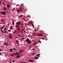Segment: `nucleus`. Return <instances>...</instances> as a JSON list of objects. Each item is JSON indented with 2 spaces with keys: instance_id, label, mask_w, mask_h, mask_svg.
<instances>
[{
  "instance_id": "nucleus-1",
  "label": "nucleus",
  "mask_w": 63,
  "mask_h": 63,
  "mask_svg": "<svg viewBox=\"0 0 63 63\" xmlns=\"http://www.w3.org/2000/svg\"><path fill=\"white\" fill-rule=\"evenodd\" d=\"M26 41L28 44H30L31 43V41L28 38L26 39Z\"/></svg>"
},
{
  "instance_id": "nucleus-2",
  "label": "nucleus",
  "mask_w": 63,
  "mask_h": 63,
  "mask_svg": "<svg viewBox=\"0 0 63 63\" xmlns=\"http://www.w3.org/2000/svg\"><path fill=\"white\" fill-rule=\"evenodd\" d=\"M6 12L4 11H1L0 12V14L2 15H6Z\"/></svg>"
},
{
  "instance_id": "nucleus-3",
  "label": "nucleus",
  "mask_w": 63,
  "mask_h": 63,
  "mask_svg": "<svg viewBox=\"0 0 63 63\" xmlns=\"http://www.w3.org/2000/svg\"><path fill=\"white\" fill-rule=\"evenodd\" d=\"M20 10H19V9H17V12L18 13H19L20 12V11H21V10H22V9H21V7H20Z\"/></svg>"
},
{
  "instance_id": "nucleus-4",
  "label": "nucleus",
  "mask_w": 63,
  "mask_h": 63,
  "mask_svg": "<svg viewBox=\"0 0 63 63\" xmlns=\"http://www.w3.org/2000/svg\"><path fill=\"white\" fill-rule=\"evenodd\" d=\"M16 58H20V56L19 55H18L16 57Z\"/></svg>"
},
{
  "instance_id": "nucleus-5",
  "label": "nucleus",
  "mask_w": 63,
  "mask_h": 63,
  "mask_svg": "<svg viewBox=\"0 0 63 63\" xmlns=\"http://www.w3.org/2000/svg\"><path fill=\"white\" fill-rule=\"evenodd\" d=\"M28 61H29V62H32V63H33V62H34V61L32 60H29Z\"/></svg>"
},
{
  "instance_id": "nucleus-6",
  "label": "nucleus",
  "mask_w": 63,
  "mask_h": 63,
  "mask_svg": "<svg viewBox=\"0 0 63 63\" xmlns=\"http://www.w3.org/2000/svg\"><path fill=\"white\" fill-rule=\"evenodd\" d=\"M20 23L21 22L20 21H19V22H17L16 24H20Z\"/></svg>"
},
{
  "instance_id": "nucleus-7",
  "label": "nucleus",
  "mask_w": 63,
  "mask_h": 63,
  "mask_svg": "<svg viewBox=\"0 0 63 63\" xmlns=\"http://www.w3.org/2000/svg\"><path fill=\"white\" fill-rule=\"evenodd\" d=\"M9 50H10V52H12V51H13V49L12 48L10 49Z\"/></svg>"
},
{
  "instance_id": "nucleus-8",
  "label": "nucleus",
  "mask_w": 63,
  "mask_h": 63,
  "mask_svg": "<svg viewBox=\"0 0 63 63\" xmlns=\"http://www.w3.org/2000/svg\"><path fill=\"white\" fill-rule=\"evenodd\" d=\"M37 35L39 36H42V34L38 33Z\"/></svg>"
},
{
  "instance_id": "nucleus-9",
  "label": "nucleus",
  "mask_w": 63,
  "mask_h": 63,
  "mask_svg": "<svg viewBox=\"0 0 63 63\" xmlns=\"http://www.w3.org/2000/svg\"><path fill=\"white\" fill-rule=\"evenodd\" d=\"M31 23L33 27L34 28V24H33V23H32V22H31Z\"/></svg>"
},
{
  "instance_id": "nucleus-10",
  "label": "nucleus",
  "mask_w": 63,
  "mask_h": 63,
  "mask_svg": "<svg viewBox=\"0 0 63 63\" xmlns=\"http://www.w3.org/2000/svg\"><path fill=\"white\" fill-rule=\"evenodd\" d=\"M4 44L5 45H6V46H8V44H7V43H6L5 42H4Z\"/></svg>"
},
{
  "instance_id": "nucleus-11",
  "label": "nucleus",
  "mask_w": 63,
  "mask_h": 63,
  "mask_svg": "<svg viewBox=\"0 0 63 63\" xmlns=\"http://www.w3.org/2000/svg\"><path fill=\"white\" fill-rule=\"evenodd\" d=\"M16 55H18L19 54H20V53H19V52H17L16 53Z\"/></svg>"
},
{
  "instance_id": "nucleus-12",
  "label": "nucleus",
  "mask_w": 63,
  "mask_h": 63,
  "mask_svg": "<svg viewBox=\"0 0 63 63\" xmlns=\"http://www.w3.org/2000/svg\"><path fill=\"white\" fill-rule=\"evenodd\" d=\"M23 52V50H21L19 52V53H22Z\"/></svg>"
},
{
  "instance_id": "nucleus-13",
  "label": "nucleus",
  "mask_w": 63,
  "mask_h": 63,
  "mask_svg": "<svg viewBox=\"0 0 63 63\" xmlns=\"http://www.w3.org/2000/svg\"><path fill=\"white\" fill-rule=\"evenodd\" d=\"M19 26V24H17L16 25V28H18V26Z\"/></svg>"
},
{
  "instance_id": "nucleus-14",
  "label": "nucleus",
  "mask_w": 63,
  "mask_h": 63,
  "mask_svg": "<svg viewBox=\"0 0 63 63\" xmlns=\"http://www.w3.org/2000/svg\"><path fill=\"white\" fill-rule=\"evenodd\" d=\"M3 10H4V11H6V8L5 7H4V8H3Z\"/></svg>"
},
{
  "instance_id": "nucleus-15",
  "label": "nucleus",
  "mask_w": 63,
  "mask_h": 63,
  "mask_svg": "<svg viewBox=\"0 0 63 63\" xmlns=\"http://www.w3.org/2000/svg\"><path fill=\"white\" fill-rule=\"evenodd\" d=\"M16 41L17 43V44L18 45V44H19V43L18 42V40H16Z\"/></svg>"
},
{
  "instance_id": "nucleus-16",
  "label": "nucleus",
  "mask_w": 63,
  "mask_h": 63,
  "mask_svg": "<svg viewBox=\"0 0 63 63\" xmlns=\"http://www.w3.org/2000/svg\"><path fill=\"white\" fill-rule=\"evenodd\" d=\"M37 44V43H35V42H34V43H33V46H34V45H35Z\"/></svg>"
},
{
  "instance_id": "nucleus-17",
  "label": "nucleus",
  "mask_w": 63,
  "mask_h": 63,
  "mask_svg": "<svg viewBox=\"0 0 63 63\" xmlns=\"http://www.w3.org/2000/svg\"><path fill=\"white\" fill-rule=\"evenodd\" d=\"M17 28V30H20V28H19V27H18V28Z\"/></svg>"
},
{
  "instance_id": "nucleus-18",
  "label": "nucleus",
  "mask_w": 63,
  "mask_h": 63,
  "mask_svg": "<svg viewBox=\"0 0 63 63\" xmlns=\"http://www.w3.org/2000/svg\"><path fill=\"white\" fill-rule=\"evenodd\" d=\"M10 29H12V30H13V27H12V26H11L10 27Z\"/></svg>"
},
{
  "instance_id": "nucleus-19",
  "label": "nucleus",
  "mask_w": 63,
  "mask_h": 63,
  "mask_svg": "<svg viewBox=\"0 0 63 63\" xmlns=\"http://www.w3.org/2000/svg\"><path fill=\"white\" fill-rule=\"evenodd\" d=\"M9 6H10V5H9V4L7 5V7L8 9H9Z\"/></svg>"
},
{
  "instance_id": "nucleus-20",
  "label": "nucleus",
  "mask_w": 63,
  "mask_h": 63,
  "mask_svg": "<svg viewBox=\"0 0 63 63\" xmlns=\"http://www.w3.org/2000/svg\"><path fill=\"white\" fill-rule=\"evenodd\" d=\"M23 16V15H21L19 16V17H22Z\"/></svg>"
},
{
  "instance_id": "nucleus-21",
  "label": "nucleus",
  "mask_w": 63,
  "mask_h": 63,
  "mask_svg": "<svg viewBox=\"0 0 63 63\" xmlns=\"http://www.w3.org/2000/svg\"><path fill=\"white\" fill-rule=\"evenodd\" d=\"M34 58H35V59H39L38 58H36V57H34Z\"/></svg>"
},
{
  "instance_id": "nucleus-22",
  "label": "nucleus",
  "mask_w": 63,
  "mask_h": 63,
  "mask_svg": "<svg viewBox=\"0 0 63 63\" xmlns=\"http://www.w3.org/2000/svg\"><path fill=\"white\" fill-rule=\"evenodd\" d=\"M11 56H15V55H14V54H11L10 55Z\"/></svg>"
},
{
  "instance_id": "nucleus-23",
  "label": "nucleus",
  "mask_w": 63,
  "mask_h": 63,
  "mask_svg": "<svg viewBox=\"0 0 63 63\" xmlns=\"http://www.w3.org/2000/svg\"><path fill=\"white\" fill-rule=\"evenodd\" d=\"M41 39H42V40H44L45 39L46 40V38H41Z\"/></svg>"
},
{
  "instance_id": "nucleus-24",
  "label": "nucleus",
  "mask_w": 63,
  "mask_h": 63,
  "mask_svg": "<svg viewBox=\"0 0 63 63\" xmlns=\"http://www.w3.org/2000/svg\"><path fill=\"white\" fill-rule=\"evenodd\" d=\"M12 23H13V26H14V25H15V23L14 22H13Z\"/></svg>"
},
{
  "instance_id": "nucleus-25",
  "label": "nucleus",
  "mask_w": 63,
  "mask_h": 63,
  "mask_svg": "<svg viewBox=\"0 0 63 63\" xmlns=\"http://www.w3.org/2000/svg\"><path fill=\"white\" fill-rule=\"evenodd\" d=\"M40 55V54H38L37 55H36V56L37 57L38 56H39Z\"/></svg>"
},
{
  "instance_id": "nucleus-26",
  "label": "nucleus",
  "mask_w": 63,
  "mask_h": 63,
  "mask_svg": "<svg viewBox=\"0 0 63 63\" xmlns=\"http://www.w3.org/2000/svg\"><path fill=\"white\" fill-rule=\"evenodd\" d=\"M0 31L1 32H2V33H4V32H3V31L2 30H1Z\"/></svg>"
},
{
  "instance_id": "nucleus-27",
  "label": "nucleus",
  "mask_w": 63,
  "mask_h": 63,
  "mask_svg": "<svg viewBox=\"0 0 63 63\" xmlns=\"http://www.w3.org/2000/svg\"><path fill=\"white\" fill-rule=\"evenodd\" d=\"M9 38H10V39H12V36H9Z\"/></svg>"
},
{
  "instance_id": "nucleus-28",
  "label": "nucleus",
  "mask_w": 63,
  "mask_h": 63,
  "mask_svg": "<svg viewBox=\"0 0 63 63\" xmlns=\"http://www.w3.org/2000/svg\"><path fill=\"white\" fill-rule=\"evenodd\" d=\"M38 42H39V43H41V41H38Z\"/></svg>"
},
{
  "instance_id": "nucleus-29",
  "label": "nucleus",
  "mask_w": 63,
  "mask_h": 63,
  "mask_svg": "<svg viewBox=\"0 0 63 63\" xmlns=\"http://www.w3.org/2000/svg\"><path fill=\"white\" fill-rule=\"evenodd\" d=\"M32 34H33V35H34V36H35V35H36V34H35V33H32Z\"/></svg>"
},
{
  "instance_id": "nucleus-30",
  "label": "nucleus",
  "mask_w": 63,
  "mask_h": 63,
  "mask_svg": "<svg viewBox=\"0 0 63 63\" xmlns=\"http://www.w3.org/2000/svg\"><path fill=\"white\" fill-rule=\"evenodd\" d=\"M13 54H14L16 56V53H13Z\"/></svg>"
},
{
  "instance_id": "nucleus-31",
  "label": "nucleus",
  "mask_w": 63,
  "mask_h": 63,
  "mask_svg": "<svg viewBox=\"0 0 63 63\" xmlns=\"http://www.w3.org/2000/svg\"><path fill=\"white\" fill-rule=\"evenodd\" d=\"M15 8H14V9L12 10V11H15Z\"/></svg>"
},
{
  "instance_id": "nucleus-32",
  "label": "nucleus",
  "mask_w": 63,
  "mask_h": 63,
  "mask_svg": "<svg viewBox=\"0 0 63 63\" xmlns=\"http://www.w3.org/2000/svg\"><path fill=\"white\" fill-rule=\"evenodd\" d=\"M4 27H5V26H4L1 27V28H2V29H3V28H4Z\"/></svg>"
},
{
  "instance_id": "nucleus-33",
  "label": "nucleus",
  "mask_w": 63,
  "mask_h": 63,
  "mask_svg": "<svg viewBox=\"0 0 63 63\" xmlns=\"http://www.w3.org/2000/svg\"><path fill=\"white\" fill-rule=\"evenodd\" d=\"M6 28H7V27H5V28L4 29V31H5L6 30Z\"/></svg>"
},
{
  "instance_id": "nucleus-34",
  "label": "nucleus",
  "mask_w": 63,
  "mask_h": 63,
  "mask_svg": "<svg viewBox=\"0 0 63 63\" xmlns=\"http://www.w3.org/2000/svg\"><path fill=\"white\" fill-rule=\"evenodd\" d=\"M4 33H7V31H4Z\"/></svg>"
},
{
  "instance_id": "nucleus-35",
  "label": "nucleus",
  "mask_w": 63,
  "mask_h": 63,
  "mask_svg": "<svg viewBox=\"0 0 63 63\" xmlns=\"http://www.w3.org/2000/svg\"><path fill=\"white\" fill-rule=\"evenodd\" d=\"M22 39H23V40H24V39H26V38H22Z\"/></svg>"
},
{
  "instance_id": "nucleus-36",
  "label": "nucleus",
  "mask_w": 63,
  "mask_h": 63,
  "mask_svg": "<svg viewBox=\"0 0 63 63\" xmlns=\"http://www.w3.org/2000/svg\"><path fill=\"white\" fill-rule=\"evenodd\" d=\"M15 50H16V48H13Z\"/></svg>"
},
{
  "instance_id": "nucleus-37",
  "label": "nucleus",
  "mask_w": 63,
  "mask_h": 63,
  "mask_svg": "<svg viewBox=\"0 0 63 63\" xmlns=\"http://www.w3.org/2000/svg\"><path fill=\"white\" fill-rule=\"evenodd\" d=\"M12 62L14 63L15 62V61L13 60V61H12Z\"/></svg>"
},
{
  "instance_id": "nucleus-38",
  "label": "nucleus",
  "mask_w": 63,
  "mask_h": 63,
  "mask_svg": "<svg viewBox=\"0 0 63 63\" xmlns=\"http://www.w3.org/2000/svg\"><path fill=\"white\" fill-rule=\"evenodd\" d=\"M8 31L9 32H10V31H11V30H8Z\"/></svg>"
},
{
  "instance_id": "nucleus-39",
  "label": "nucleus",
  "mask_w": 63,
  "mask_h": 63,
  "mask_svg": "<svg viewBox=\"0 0 63 63\" xmlns=\"http://www.w3.org/2000/svg\"><path fill=\"white\" fill-rule=\"evenodd\" d=\"M16 31H14V32H13V33H16Z\"/></svg>"
},
{
  "instance_id": "nucleus-40",
  "label": "nucleus",
  "mask_w": 63,
  "mask_h": 63,
  "mask_svg": "<svg viewBox=\"0 0 63 63\" xmlns=\"http://www.w3.org/2000/svg\"><path fill=\"white\" fill-rule=\"evenodd\" d=\"M23 20H24V21H26V20H25V19H23Z\"/></svg>"
},
{
  "instance_id": "nucleus-41",
  "label": "nucleus",
  "mask_w": 63,
  "mask_h": 63,
  "mask_svg": "<svg viewBox=\"0 0 63 63\" xmlns=\"http://www.w3.org/2000/svg\"><path fill=\"white\" fill-rule=\"evenodd\" d=\"M1 21H4V20H1Z\"/></svg>"
},
{
  "instance_id": "nucleus-42",
  "label": "nucleus",
  "mask_w": 63,
  "mask_h": 63,
  "mask_svg": "<svg viewBox=\"0 0 63 63\" xmlns=\"http://www.w3.org/2000/svg\"><path fill=\"white\" fill-rule=\"evenodd\" d=\"M2 1H0V5H1V3H2Z\"/></svg>"
},
{
  "instance_id": "nucleus-43",
  "label": "nucleus",
  "mask_w": 63,
  "mask_h": 63,
  "mask_svg": "<svg viewBox=\"0 0 63 63\" xmlns=\"http://www.w3.org/2000/svg\"><path fill=\"white\" fill-rule=\"evenodd\" d=\"M34 54H35V53H33L32 55H34Z\"/></svg>"
},
{
  "instance_id": "nucleus-44",
  "label": "nucleus",
  "mask_w": 63,
  "mask_h": 63,
  "mask_svg": "<svg viewBox=\"0 0 63 63\" xmlns=\"http://www.w3.org/2000/svg\"><path fill=\"white\" fill-rule=\"evenodd\" d=\"M2 4L4 5V4H5V3H4V2H3Z\"/></svg>"
},
{
  "instance_id": "nucleus-45",
  "label": "nucleus",
  "mask_w": 63,
  "mask_h": 63,
  "mask_svg": "<svg viewBox=\"0 0 63 63\" xmlns=\"http://www.w3.org/2000/svg\"><path fill=\"white\" fill-rule=\"evenodd\" d=\"M18 37H19V36H20V35L19 34H18Z\"/></svg>"
},
{
  "instance_id": "nucleus-46",
  "label": "nucleus",
  "mask_w": 63,
  "mask_h": 63,
  "mask_svg": "<svg viewBox=\"0 0 63 63\" xmlns=\"http://www.w3.org/2000/svg\"><path fill=\"white\" fill-rule=\"evenodd\" d=\"M34 31H37V30H36V29H35Z\"/></svg>"
},
{
  "instance_id": "nucleus-47",
  "label": "nucleus",
  "mask_w": 63,
  "mask_h": 63,
  "mask_svg": "<svg viewBox=\"0 0 63 63\" xmlns=\"http://www.w3.org/2000/svg\"><path fill=\"white\" fill-rule=\"evenodd\" d=\"M32 50H35V49L34 48H33L32 49Z\"/></svg>"
},
{
  "instance_id": "nucleus-48",
  "label": "nucleus",
  "mask_w": 63,
  "mask_h": 63,
  "mask_svg": "<svg viewBox=\"0 0 63 63\" xmlns=\"http://www.w3.org/2000/svg\"><path fill=\"white\" fill-rule=\"evenodd\" d=\"M28 23L29 24H30V22H29Z\"/></svg>"
},
{
  "instance_id": "nucleus-49",
  "label": "nucleus",
  "mask_w": 63,
  "mask_h": 63,
  "mask_svg": "<svg viewBox=\"0 0 63 63\" xmlns=\"http://www.w3.org/2000/svg\"><path fill=\"white\" fill-rule=\"evenodd\" d=\"M2 29V27L0 28V29Z\"/></svg>"
},
{
  "instance_id": "nucleus-50",
  "label": "nucleus",
  "mask_w": 63,
  "mask_h": 63,
  "mask_svg": "<svg viewBox=\"0 0 63 63\" xmlns=\"http://www.w3.org/2000/svg\"><path fill=\"white\" fill-rule=\"evenodd\" d=\"M16 38H18V37H16Z\"/></svg>"
},
{
  "instance_id": "nucleus-51",
  "label": "nucleus",
  "mask_w": 63,
  "mask_h": 63,
  "mask_svg": "<svg viewBox=\"0 0 63 63\" xmlns=\"http://www.w3.org/2000/svg\"><path fill=\"white\" fill-rule=\"evenodd\" d=\"M2 50V49H0V51H1Z\"/></svg>"
},
{
  "instance_id": "nucleus-52",
  "label": "nucleus",
  "mask_w": 63,
  "mask_h": 63,
  "mask_svg": "<svg viewBox=\"0 0 63 63\" xmlns=\"http://www.w3.org/2000/svg\"><path fill=\"white\" fill-rule=\"evenodd\" d=\"M1 53L0 52V55H1Z\"/></svg>"
},
{
  "instance_id": "nucleus-53",
  "label": "nucleus",
  "mask_w": 63,
  "mask_h": 63,
  "mask_svg": "<svg viewBox=\"0 0 63 63\" xmlns=\"http://www.w3.org/2000/svg\"><path fill=\"white\" fill-rule=\"evenodd\" d=\"M24 63H27V62H24Z\"/></svg>"
},
{
  "instance_id": "nucleus-54",
  "label": "nucleus",
  "mask_w": 63,
  "mask_h": 63,
  "mask_svg": "<svg viewBox=\"0 0 63 63\" xmlns=\"http://www.w3.org/2000/svg\"><path fill=\"white\" fill-rule=\"evenodd\" d=\"M21 6H23L22 5V4H21Z\"/></svg>"
},
{
  "instance_id": "nucleus-55",
  "label": "nucleus",
  "mask_w": 63,
  "mask_h": 63,
  "mask_svg": "<svg viewBox=\"0 0 63 63\" xmlns=\"http://www.w3.org/2000/svg\"><path fill=\"white\" fill-rule=\"evenodd\" d=\"M28 36H29V37H30V35H29Z\"/></svg>"
},
{
  "instance_id": "nucleus-56",
  "label": "nucleus",
  "mask_w": 63,
  "mask_h": 63,
  "mask_svg": "<svg viewBox=\"0 0 63 63\" xmlns=\"http://www.w3.org/2000/svg\"><path fill=\"white\" fill-rule=\"evenodd\" d=\"M10 35H11V34H10Z\"/></svg>"
},
{
  "instance_id": "nucleus-57",
  "label": "nucleus",
  "mask_w": 63,
  "mask_h": 63,
  "mask_svg": "<svg viewBox=\"0 0 63 63\" xmlns=\"http://www.w3.org/2000/svg\"><path fill=\"white\" fill-rule=\"evenodd\" d=\"M29 47H31V46H30Z\"/></svg>"
},
{
  "instance_id": "nucleus-58",
  "label": "nucleus",
  "mask_w": 63,
  "mask_h": 63,
  "mask_svg": "<svg viewBox=\"0 0 63 63\" xmlns=\"http://www.w3.org/2000/svg\"><path fill=\"white\" fill-rule=\"evenodd\" d=\"M24 27V26H22V27Z\"/></svg>"
},
{
  "instance_id": "nucleus-59",
  "label": "nucleus",
  "mask_w": 63,
  "mask_h": 63,
  "mask_svg": "<svg viewBox=\"0 0 63 63\" xmlns=\"http://www.w3.org/2000/svg\"><path fill=\"white\" fill-rule=\"evenodd\" d=\"M5 7V6H4L3 7Z\"/></svg>"
},
{
  "instance_id": "nucleus-60",
  "label": "nucleus",
  "mask_w": 63,
  "mask_h": 63,
  "mask_svg": "<svg viewBox=\"0 0 63 63\" xmlns=\"http://www.w3.org/2000/svg\"><path fill=\"white\" fill-rule=\"evenodd\" d=\"M8 25H9V24H8Z\"/></svg>"
},
{
  "instance_id": "nucleus-61",
  "label": "nucleus",
  "mask_w": 63,
  "mask_h": 63,
  "mask_svg": "<svg viewBox=\"0 0 63 63\" xmlns=\"http://www.w3.org/2000/svg\"><path fill=\"white\" fill-rule=\"evenodd\" d=\"M11 45V44H9V45Z\"/></svg>"
},
{
  "instance_id": "nucleus-62",
  "label": "nucleus",
  "mask_w": 63,
  "mask_h": 63,
  "mask_svg": "<svg viewBox=\"0 0 63 63\" xmlns=\"http://www.w3.org/2000/svg\"><path fill=\"white\" fill-rule=\"evenodd\" d=\"M25 24H26V23H25Z\"/></svg>"
}]
</instances>
